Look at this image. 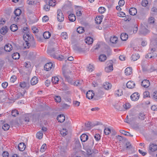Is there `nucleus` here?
<instances>
[{"mask_svg": "<svg viewBox=\"0 0 157 157\" xmlns=\"http://www.w3.org/2000/svg\"><path fill=\"white\" fill-rule=\"evenodd\" d=\"M49 5L52 6H54L56 4V1L55 0H50L49 1Z\"/></svg>", "mask_w": 157, "mask_h": 157, "instance_id": "obj_45", "label": "nucleus"}, {"mask_svg": "<svg viewBox=\"0 0 157 157\" xmlns=\"http://www.w3.org/2000/svg\"><path fill=\"white\" fill-rule=\"evenodd\" d=\"M117 15L120 17H124L125 15V13L123 12H119L117 13Z\"/></svg>", "mask_w": 157, "mask_h": 157, "instance_id": "obj_54", "label": "nucleus"}, {"mask_svg": "<svg viewBox=\"0 0 157 157\" xmlns=\"http://www.w3.org/2000/svg\"><path fill=\"white\" fill-rule=\"evenodd\" d=\"M106 11L105 8L103 7H100L98 9V12L101 13H103Z\"/></svg>", "mask_w": 157, "mask_h": 157, "instance_id": "obj_42", "label": "nucleus"}, {"mask_svg": "<svg viewBox=\"0 0 157 157\" xmlns=\"http://www.w3.org/2000/svg\"><path fill=\"white\" fill-rule=\"evenodd\" d=\"M21 13V10L19 9H16L14 11V13L16 16L15 17H14V19L15 21L17 22L19 19V16Z\"/></svg>", "mask_w": 157, "mask_h": 157, "instance_id": "obj_3", "label": "nucleus"}, {"mask_svg": "<svg viewBox=\"0 0 157 157\" xmlns=\"http://www.w3.org/2000/svg\"><path fill=\"white\" fill-rule=\"evenodd\" d=\"M50 8V6L49 5L46 4L44 5V9L46 11H48L49 10Z\"/></svg>", "mask_w": 157, "mask_h": 157, "instance_id": "obj_59", "label": "nucleus"}, {"mask_svg": "<svg viewBox=\"0 0 157 157\" xmlns=\"http://www.w3.org/2000/svg\"><path fill=\"white\" fill-rule=\"evenodd\" d=\"M141 4L143 6L146 7L148 5V2L147 0H143L142 1Z\"/></svg>", "mask_w": 157, "mask_h": 157, "instance_id": "obj_48", "label": "nucleus"}, {"mask_svg": "<svg viewBox=\"0 0 157 157\" xmlns=\"http://www.w3.org/2000/svg\"><path fill=\"white\" fill-rule=\"evenodd\" d=\"M54 58H56L59 60H62L64 59V56L62 55H54L53 56Z\"/></svg>", "mask_w": 157, "mask_h": 157, "instance_id": "obj_39", "label": "nucleus"}, {"mask_svg": "<svg viewBox=\"0 0 157 157\" xmlns=\"http://www.w3.org/2000/svg\"><path fill=\"white\" fill-rule=\"evenodd\" d=\"M143 25L142 24H141V27H142V33H141L144 34L145 35L147 33L149 32V30L147 29L146 27L145 26H146L147 27V26L146 24H144V25Z\"/></svg>", "mask_w": 157, "mask_h": 157, "instance_id": "obj_11", "label": "nucleus"}, {"mask_svg": "<svg viewBox=\"0 0 157 157\" xmlns=\"http://www.w3.org/2000/svg\"><path fill=\"white\" fill-rule=\"evenodd\" d=\"M145 114L144 113H140L139 118L141 120H144L145 118Z\"/></svg>", "mask_w": 157, "mask_h": 157, "instance_id": "obj_55", "label": "nucleus"}, {"mask_svg": "<svg viewBox=\"0 0 157 157\" xmlns=\"http://www.w3.org/2000/svg\"><path fill=\"white\" fill-rule=\"evenodd\" d=\"M113 70V66L112 64L109 65V66L105 68V71L106 72H109Z\"/></svg>", "mask_w": 157, "mask_h": 157, "instance_id": "obj_31", "label": "nucleus"}, {"mask_svg": "<svg viewBox=\"0 0 157 157\" xmlns=\"http://www.w3.org/2000/svg\"><path fill=\"white\" fill-rule=\"evenodd\" d=\"M80 138L82 142H85L88 139V137L86 134H83L81 136Z\"/></svg>", "mask_w": 157, "mask_h": 157, "instance_id": "obj_17", "label": "nucleus"}, {"mask_svg": "<svg viewBox=\"0 0 157 157\" xmlns=\"http://www.w3.org/2000/svg\"><path fill=\"white\" fill-rule=\"evenodd\" d=\"M77 31L79 33H82L84 32V28L82 27H79L77 29Z\"/></svg>", "mask_w": 157, "mask_h": 157, "instance_id": "obj_41", "label": "nucleus"}, {"mask_svg": "<svg viewBox=\"0 0 157 157\" xmlns=\"http://www.w3.org/2000/svg\"><path fill=\"white\" fill-rule=\"evenodd\" d=\"M68 18L71 22H74L76 20V17L74 14L71 13L69 15Z\"/></svg>", "mask_w": 157, "mask_h": 157, "instance_id": "obj_26", "label": "nucleus"}, {"mask_svg": "<svg viewBox=\"0 0 157 157\" xmlns=\"http://www.w3.org/2000/svg\"><path fill=\"white\" fill-rule=\"evenodd\" d=\"M75 10L76 12V15L77 16H80L82 13V9L81 7L77 6L75 7Z\"/></svg>", "mask_w": 157, "mask_h": 157, "instance_id": "obj_6", "label": "nucleus"}, {"mask_svg": "<svg viewBox=\"0 0 157 157\" xmlns=\"http://www.w3.org/2000/svg\"><path fill=\"white\" fill-rule=\"evenodd\" d=\"M60 132L61 135H62L63 136H65L67 134V131L66 129H65L64 128H63L60 131Z\"/></svg>", "mask_w": 157, "mask_h": 157, "instance_id": "obj_47", "label": "nucleus"}, {"mask_svg": "<svg viewBox=\"0 0 157 157\" xmlns=\"http://www.w3.org/2000/svg\"><path fill=\"white\" fill-rule=\"evenodd\" d=\"M57 18L58 21L59 22H62L64 21V16L60 9H58L57 10Z\"/></svg>", "mask_w": 157, "mask_h": 157, "instance_id": "obj_2", "label": "nucleus"}, {"mask_svg": "<svg viewBox=\"0 0 157 157\" xmlns=\"http://www.w3.org/2000/svg\"><path fill=\"white\" fill-rule=\"evenodd\" d=\"M38 81V79L36 76H34L31 79L30 81L31 84L32 85H34L37 84Z\"/></svg>", "mask_w": 157, "mask_h": 157, "instance_id": "obj_15", "label": "nucleus"}, {"mask_svg": "<svg viewBox=\"0 0 157 157\" xmlns=\"http://www.w3.org/2000/svg\"><path fill=\"white\" fill-rule=\"evenodd\" d=\"M103 16H98L96 17L95 20L96 23L98 24H99L101 23L102 21Z\"/></svg>", "mask_w": 157, "mask_h": 157, "instance_id": "obj_14", "label": "nucleus"}, {"mask_svg": "<svg viewBox=\"0 0 157 157\" xmlns=\"http://www.w3.org/2000/svg\"><path fill=\"white\" fill-rule=\"evenodd\" d=\"M6 20L4 18H0V25H3L6 23Z\"/></svg>", "mask_w": 157, "mask_h": 157, "instance_id": "obj_58", "label": "nucleus"}, {"mask_svg": "<svg viewBox=\"0 0 157 157\" xmlns=\"http://www.w3.org/2000/svg\"><path fill=\"white\" fill-rule=\"evenodd\" d=\"M10 29L11 31L15 32L17 30L18 27L16 25L13 24L10 26Z\"/></svg>", "mask_w": 157, "mask_h": 157, "instance_id": "obj_37", "label": "nucleus"}, {"mask_svg": "<svg viewBox=\"0 0 157 157\" xmlns=\"http://www.w3.org/2000/svg\"><path fill=\"white\" fill-rule=\"evenodd\" d=\"M141 85L144 88H147L150 85V83L148 80L144 79L142 82Z\"/></svg>", "mask_w": 157, "mask_h": 157, "instance_id": "obj_10", "label": "nucleus"}, {"mask_svg": "<svg viewBox=\"0 0 157 157\" xmlns=\"http://www.w3.org/2000/svg\"><path fill=\"white\" fill-rule=\"evenodd\" d=\"M94 95V93L92 90H89L86 93V98L88 99H92Z\"/></svg>", "mask_w": 157, "mask_h": 157, "instance_id": "obj_7", "label": "nucleus"}, {"mask_svg": "<svg viewBox=\"0 0 157 157\" xmlns=\"http://www.w3.org/2000/svg\"><path fill=\"white\" fill-rule=\"evenodd\" d=\"M23 38L25 41L24 44V48H28L29 47V44L31 42V41H34V38L33 36H30L29 34L25 33L23 36Z\"/></svg>", "mask_w": 157, "mask_h": 157, "instance_id": "obj_1", "label": "nucleus"}, {"mask_svg": "<svg viewBox=\"0 0 157 157\" xmlns=\"http://www.w3.org/2000/svg\"><path fill=\"white\" fill-rule=\"evenodd\" d=\"M8 30V28L7 26H3L1 29L0 33L2 35H4L7 33Z\"/></svg>", "mask_w": 157, "mask_h": 157, "instance_id": "obj_12", "label": "nucleus"}, {"mask_svg": "<svg viewBox=\"0 0 157 157\" xmlns=\"http://www.w3.org/2000/svg\"><path fill=\"white\" fill-rule=\"evenodd\" d=\"M57 120L60 122H63L65 119V117L63 115H60L57 117Z\"/></svg>", "mask_w": 157, "mask_h": 157, "instance_id": "obj_22", "label": "nucleus"}, {"mask_svg": "<svg viewBox=\"0 0 157 157\" xmlns=\"http://www.w3.org/2000/svg\"><path fill=\"white\" fill-rule=\"evenodd\" d=\"M47 147L46 146V144H44L42 145L41 146V147L40 149V151L42 152H44L46 150Z\"/></svg>", "mask_w": 157, "mask_h": 157, "instance_id": "obj_44", "label": "nucleus"}, {"mask_svg": "<svg viewBox=\"0 0 157 157\" xmlns=\"http://www.w3.org/2000/svg\"><path fill=\"white\" fill-rule=\"evenodd\" d=\"M13 58L14 59H18L20 58V55L19 53L15 52L13 53L12 55Z\"/></svg>", "mask_w": 157, "mask_h": 157, "instance_id": "obj_38", "label": "nucleus"}, {"mask_svg": "<svg viewBox=\"0 0 157 157\" xmlns=\"http://www.w3.org/2000/svg\"><path fill=\"white\" fill-rule=\"evenodd\" d=\"M18 148L20 151H23L25 150V146L24 143H21L19 144Z\"/></svg>", "mask_w": 157, "mask_h": 157, "instance_id": "obj_23", "label": "nucleus"}, {"mask_svg": "<svg viewBox=\"0 0 157 157\" xmlns=\"http://www.w3.org/2000/svg\"><path fill=\"white\" fill-rule=\"evenodd\" d=\"M11 114L13 116L16 117L18 115V113L17 110L14 109L12 110Z\"/></svg>", "mask_w": 157, "mask_h": 157, "instance_id": "obj_49", "label": "nucleus"}, {"mask_svg": "<svg viewBox=\"0 0 157 157\" xmlns=\"http://www.w3.org/2000/svg\"><path fill=\"white\" fill-rule=\"evenodd\" d=\"M140 57V56L138 54H133L131 56V59L133 61H135L138 59Z\"/></svg>", "mask_w": 157, "mask_h": 157, "instance_id": "obj_25", "label": "nucleus"}, {"mask_svg": "<svg viewBox=\"0 0 157 157\" xmlns=\"http://www.w3.org/2000/svg\"><path fill=\"white\" fill-rule=\"evenodd\" d=\"M155 22L154 18L152 17H151L148 19V22L149 24L154 23Z\"/></svg>", "mask_w": 157, "mask_h": 157, "instance_id": "obj_53", "label": "nucleus"}, {"mask_svg": "<svg viewBox=\"0 0 157 157\" xmlns=\"http://www.w3.org/2000/svg\"><path fill=\"white\" fill-rule=\"evenodd\" d=\"M86 130H88L91 129V125L90 123L89 122H88L86 123L85 124Z\"/></svg>", "mask_w": 157, "mask_h": 157, "instance_id": "obj_43", "label": "nucleus"}, {"mask_svg": "<svg viewBox=\"0 0 157 157\" xmlns=\"http://www.w3.org/2000/svg\"><path fill=\"white\" fill-rule=\"evenodd\" d=\"M123 107L125 110H128L131 107V105L128 102H126L123 104Z\"/></svg>", "mask_w": 157, "mask_h": 157, "instance_id": "obj_32", "label": "nucleus"}, {"mask_svg": "<svg viewBox=\"0 0 157 157\" xmlns=\"http://www.w3.org/2000/svg\"><path fill=\"white\" fill-rule=\"evenodd\" d=\"M123 92L122 89H117L115 91V94L116 96L119 97L123 95Z\"/></svg>", "mask_w": 157, "mask_h": 157, "instance_id": "obj_16", "label": "nucleus"}, {"mask_svg": "<svg viewBox=\"0 0 157 157\" xmlns=\"http://www.w3.org/2000/svg\"><path fill=\"white\" fill-rule=\"evenodd\" d=\"M107 57L104 54L101 55L99 57V59L101 62H104L106 60Z\"/></svg>", "mask_w": 157, "mask_h": 157, "instance_id": "obj_33", "label": "nucleus"}, {"mask_svg": "<svg viewBox=\"0 0 157 157\" xmlns=\"http://www.w3.org/2000/svg\"><path fill=\"white\" fill-rule=\"evenodd\" d=\"M157 150V145L154 144H150L148 152L150 154L152 152L155 151Z\"/></svg>", "mask_w": 157, "mask_h": 157, "instance_id": "obj_4", "label": "nucleus"}, {"mask_svg": "<svg viewBox=\"0 0 157 157\" xmlns=\"http://www.w3.org/2000/svg\"><path fill=\"white\" fill-rule=\"evenodd\" d=\"M125 3L124 0H120L118 2V4L120 6H122Z\"/></svg>", "mask_w": 157, "mask_h": 157, "instance_id": "obj_62", "label": "nucleus"}, {"mask_svg": "<svg viewBox=\"0 0 157 157\" xmlns=\"http://www.w3.org/2000/svg\"><path fill=\"white\" fill-rule=\"evenodd\" d=\"M5 50L7 52H10L13 49L12 45L10 44H7L5 45L4 46Z\"/></svg>", "mask_w": 157, "mask_h": 157, "instance_id": "obj_13", "label": "nucleus"}, {"mask_svg": "<svg viewBox=\"0 0 157 157\" xmlns=\"http://www.w3.org/2000/svg\"><path fill=\"white\" fill-rule=\"evenodd\" d=\"M126 86L128 88H134L135 86V84L134 82L129 81L127 82Z\"/></svg>", "mask_w": 157, "mask_h": 157, "instance_id": "obj_9", "label": "nucleus"}, {"mask_svg": "<svg viewBox=\"0 0 157 157\" xmlns=\"http://www.w3.org/2000/svg\"><path fill=\"white\" fill-rule=\"evenodd\" d=\"M55 99L57 102H60L61 101V97L59 96H56Z\"/></svg>", "mask_w": 157, "mask_h": 157, "instance_id": "obj_63", "label": "nucleus"}, {"mask_svg": "<svg viewBox=\"0 0 157 157\" xmlns=\"http://www.w3.org/2000/svg\"><path fill=\"white\" fill-rule=\"evenodd\" d=\"M36 137L39 139H41L43 137V134L41 131H39L36 134Z\"/></svg>", "mask_w": 157, "mask_h": 157, "instance_id": "obj_46", "label": "nucleus"}, {"mask_svg": "<svg viewBox=\"0 0 157 157\" xmlns=\"http://www.w3.org/2000/svg\"><path fill=\"white\" fill-rule=\"evenodd\" d=\"M157 56V54L155 53H148L145 56L146 58H151L152 57L155 58Z\"/></svg>", "mask_w": 157, "mask_h": 157, "instance_id": "obj_19", "label": "nucleus"}, {"mask_svg": "<svg viewBox=\"0 0 157 157\" xmlns=\"http://www.w3.org/2000/svg\"><path fill=\"white\" fill-rule=\"evenodd\" d=\"M103 87L104 88H111L112 86L111 84L108 82H105L103 85Z\"/></svg>", "mask_w": 157, "mask_h": 157, "instance_id": "obj_28", "label": "nucleus"}, {"mask_svg": "<svg viewBox=\"0 0 157 157\" xmlns=\"http://www.w3.org/2000/svg\"><path fill=\"white\" fill-rule=\"evenodd\" d=\"M53 67L52 63L51 62L46 63L44 65V69L46 71H49Z\"/></svg>", "mask_w": 157, "mask_h": 157, "instance_id": "obj_8", "label": "nucleus"}, {"mask_svg": "<svg viewBox=\"0 0 157 157\" xmlns=\"http://www.w3.org/2000/svg\"><path fill=\"white\" fill-rule=\"evenodd\" d=\"M114 107L117 110L120 111L121 108L120 107V105L119 102L115 103L113 104Z\"/></svg>", "mask_w": 157, "mask_h": 157, "instance_id": "obj_30", "label": "nucleus"}, {"mask_svg": "<svg viewBox=\"0 0 157 157\" xmlns=\"http://www.w3.org/2000/svg\"><path fill=\"white\" fill-rule=\"evenodd\" d=\"M85 41L86 43L88 44H91L93 41V38L90 37H87L85 39Z\"/></svg>", "mask_w": 157, "mask_h": 157, "instance_id": "obj_21", "label": "nucleus"}, {"mask_svg": "<svg viewBox=\"0 0 157 157\" xmlns=\"http://www.w3.org/2000/svg\"><path fill=\"white\" fill-rule=\"evenodd\" d=\"M10 128V125L7 124H4L2 126V129L4 131L8 130Z\"/></svg>", "mask_w": 157, "mask_h": 157, "instance_id": "obj_40", "label": "nucleus"}, {"mask_svg": "<svg viewBox=\"0 0 157 157\" xmlns=\"http://www.w3.org/2000/svg\"><path fill=\"white\" fill-rule=\"evenodd\" d=\"M110 40L112 43L114 44L116 43L117 41L118 38L116 36H114L110 37Z\"/></svg>", "mask_w": 157, "mask_h": 157, "instance_id": "obj_35", "label": "nucleus"}, {"mask_svg": "<svg viewBox=\"0 0 157 157\" xmlns=\"http://www.w3.org/2000/svg\"><path fill=\"white\" fill-rule=\"evenodd\" d=\"M87 70L89 72H92L93 71L94 67L92 65L89 64L87 68Z\"/></svg>", "mask_w": 157, "mask_h": 157, "instance_id": "obj_50", "label": "nucleus"}, {"mask_svg": "<svg viewBox=\"0 0 157 157\" xmlns=\"http://www.w3.org/2000/svg\"><path fill=\"white\" fill-rule=\"evenodd\" d=\"M150 97L149 93L148 91H145L143 93V97L144 98H146Z\"/></svg>", "mask_w": 157, "mask_h": 157, "instance_id": "obj_57", "label": "nucleus"}, {"mask_svg": "<svg viewBox=\"0 0 157 157\" xmlns=\"http://www.w3.org/2000/svg\"><path fill=\"white\" fill-rule=\"evenodd\" d=\"M139 97L140 95L138 93L135 92L131 95V99L132 101H136L139 99Z\"/></svg>", "mask_w": 157, "mask_h": 157, "instance_id": "obj_5", "label": "nucleus"}, {"mask_svg": "<svg viewBox=\"0 0 157 157\" xmlns=\"http://www.w3.org/2000/svg\"><path fill=\"white\" fill-rule=\"evenodd\" d=\"M60 36L62 39L66 40L68 38L67 34L66 32H63L61 33Z\"/></svg>", "mask_w": 157, "mask_h": 157, "instance_id": "obj_36", "label": "nucleus"}, {"mask_svg": "<svg viewBox=\"0 0 157 157\" xmlns=\"http://www.w3.org/2000/svg\"><path fill=\"white\" fill-rule=\"evenodd\" d=\"M120 132L126 136H130V133L128 132H125V131L121 130L120 131Z\"/></svg>", "mask_w": 157, "mask_h": 157, "instance_id": "obj_51", "label": "nucleus"}, {"mask_svg": "<svg viewBox=\"0 0 157 157\" xmlns=\"http://www.w3.org/2000/svg\"><path fill=\"white\" fill-rule=\"evenodd\" d=\"M104 132L105 135H109L110 133L111 132L109 128H106L104 130Z\"/></svg>", "mask_w": 157, "mask_h": 157, "instance_id": "obj_56", "label": "nucleus"}, {"mask_svg": "<svg viewBox=\"0 0 157 157\" xmlns=\"http://www.w3.org/2000/svg\"><path fill=\"white\" fill-rule=\"evenodd\" d=\"M49 20V17L47 16H44L42 18V21L43 22H46Z\"/></svg>", "mask_w": 157, "mask_h": 157, "instance_id": "obj_61", "label": "nucleus"}, {"mask_svg": "<svg viewBox=\"0 0 157 157\" xmlns=\"http://www.w3.org/2000/svg\"><path fill=\"white\" fill-rule=\"evenodd\" d=\"M152 97L154 99H157V91H155L153 92L152 94Z\"/></svg>", "mask_w": 157, "mask_h": 157, "instance_id": "obj_60", "label": "nucleus"}, {"mask_svg": "<svg viewBox=\"0 0 157 157\" xmlns=\"http://www.w3.org/2000/svg\"><path fill=\"white\" fill-rule=\"evenodd\" d=\"M59 81V79L58 77L54 76L52 77V82L53 84H58Z\"/></svg>", "mask_w": 157, "mask_h": 157, "instance_id": "obj_27", "label": "nucleus"}, {"mask_svg": "<svg viewBox=\"0 0 157 157\" xmlns=\"http://www.w3.org/2000/svg\"><path fill=\"white\" fill-rule=\"evenodd\" d=\"M128 38V36L126 33H123L121 34V38L122 41L126 40Z\"/></svg>", "mask_w": 157, "mask_h": 157, "instance_id": "obj_24", "label": "nucleus"}, {"mask_svg": "<svg viewBox=\"0 0 157 157\" xmlns=\"http://www.w3.org/2000/svg\"><path fill=\"white\" fill-rule=\"evenodd\" d=\"M132 68L130 67H127L125 70L124 73L127 75H129L132 73Z\"/></svg>", "mask_w": 157, "mask_h": 157, "instance_id": "obj_18", "label": "nucleus"}, {"mask_svg": "<svg viewBox=\"0 0 157 157\" xmlns=\"http://www.w3.org/2000/svg\"><path fill=\"white\" fill-rule=\"evenodd\" d=\"M51 35V34L49 32H44L43 34V36L45 39H48L49 38Z\"/></svg>", "mask_w": 157, "mask_h": 157, "instance_id": "obj_34", "label": "nucleus"}, {"mask_svg": "<svg viewBox=\"0 0 157 157\" xmlns=\"http://www.w3.org/2000/svg\"><path fill=\"white\" fill-rule=\"evenodd\" d=\"M17 79V78L16 76L15 75H13L10 78V82L13 83L16 81Z\"/></svg>", "mask_w": 157, "mask_h": 157, "instance_id": "obj_52", "label": "nucleus"}, {"mask_svg": "<svg viewBox=\"0 0 157 157\" xmlns=\"http://www.w3.org/2000/svg\"><path fill=\"white\" fill-rule=\"evenodd\" d=\"M29 84L28 83L24 82H20L19 85L20 87L23 88L29 87Z\"/></svg>", "mask_w": 157, "mask_h": 157, "instance_id": "obj_29", "label": "nucleus"}, {"mask_svg": "<svg viewBox=\"0 0 157 157\" xmlns=\"http://www.w3.org/2000/svg\"><path fill=\"white\" fill-rule=\"evenodd\" d=\"M2 85L3 88H6L8 86V83L6 82H3L2 83Z\"/></svg>", "mask_w": 157, "mask_h": 157, "instance_id": "obj_64", "label": "nucleus"}, {"mask_svg": "<svg viewBox=\"0 0 157 157\" xmlns=\"http://www.w3.org/2000/svg\"><path fill=\"white\" fill-rule=\"evenodd\" d=\"M137 13V10L135 8H131L129 10V13L132 15H135Z\"/></svg>", "mask_w": 157, "mask_h": 157, "instance_id": "obj_20", "label": "nucleus"}]
</instances>
